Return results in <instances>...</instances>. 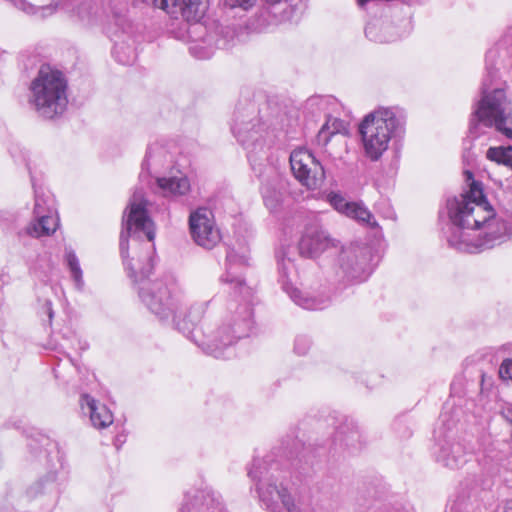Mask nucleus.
<instances>
[{
    "label": "nucleus",
    "mask_w": 512,
    "mask_h": 512,
    "mask_svg": "<svg viewBox=\"0 0 512 512\" xmlns=\"http://www.w3.org/2000/svg\"><path fill=\"white\" fill-rule=\"evenodd\" d=\"M253 236L252 229L240 227L225 242V273L221 281L230 298L221 323L215 326L208 319L201 318L194 327V344L216 359L234 357L237 342L249 337L255 327L254 291L242 275L250 265V241Z\"/></svg>",
    "instance_id": "1"
},
{
    "label": "nucleus",
    "mask_w": 512,
    "mask_h": 512,
    "mask_svg": "<svg viewBox=\"0 0 512 512\" xmlns=\"http://www.w3.org/2000/svg\"><path fill=\"white\" fill-rule=\"evenodd\" d=\"M468 189L446 199L440 215L449 222L442 233L449 247L476 254L512 239V203H499L496 211L487 201L480 181L464 172Z\"/></svg>",
    "instance_id": "2"
},
{
    "label": "nucleus",
    "mask_w": 512,
    "mask_h": 512,
    "mask_svg": "<svg viewBox=\"0 0 512 512\" xmlns=\"http://www.w3.org/2000/svg\"><path fill=\"white\" fill-rule=\"evenodd\" d=\"M147 204L143 190L136 189L129 200V212L124 213V228L120 234L121 256L131 271L130 277H134L138 296L145 307L160 321L171 319L175 329L191 339L190 305L181 289L175 283H168L163 279H149L154 266L152 257L148 258L147 265L139 268V271L127 261L128 238L131 235L140 238L142 233L150 242L155 238V225L148 216Z\"/></svg>",
    "instance_id": "3"
},
{
    "label": "nucleus",
    "mask_w": 512,
    "mask_h": 512,
    "mask_svg": "<svg viewBox=\"0 0 512 512\" xmlns=\"http://www.w3.org/2000/svg\"><path fill=\"white\" fill-rule=\"evenodd\" d=\"M309 449L297 437L287 435L262 458L255 457L248 469L259 501L268 512H301L284 483V469L299 473L312 466Z\"/></svg>",
    "instance_id": "4"
},
{
    "label": "nucleus",
    "mask_w": 512,
    "mask_h": 512,
    "mask_svg": "<svg viewBox=\"0 0 512 512\" xmlns=\"http://www.w3.org/2000/svg\"><path fill=\"white\" fill-rule=\"evenodd\" d=\"M512 56V28L486 52L485 74L480 88V98L474 105L469 134L476 138L479 126L494 127L508 139H512V103L506 91L500 87L498 71Z\"/></svg>",
    "instance_id": "5"
},
{
    "label": "nucleus",
    "mask_w": 512,
    "mask_h": 512,
    "mask_svg": "<svg viewBox=\"0 0 512 512\" xmlns=\"http://www.w3.org/2000/svg\"><path fill=\"white\" fill-rule=\"evenodd\" d=\"M257 109L250 103L246 108H237L234 113L231 131L237 141L247 151V158L255 175L261 179V195L264 205L270 212H276L283 201V185L274 168L267 166L266 137L268 132L257 119Z\"/></svg>",
    "instance_id": "6"
},
{
    "label": "nucleus",
    "mask_w": 512,
    "mask_h": 512,
    "mask_svg": "<svg viewBox=\"0 0 512 512\" xmlns=\"http://www.w3.org/2000/svg\"><path fill=\"white\" fill-rule=\"evenodd\" d=\"M405 127L406 113L399 106H379L365 115L358 128L365 156L379 161L391 143L403 138Z\"/></svg>",
    "instance_id": "7"
},
{
    "label": "nucleus",
    "mask_w": 512,
    "mask_h": 512,
    "mask_svg": "<svg viewBox=\"0 0 512 512\" xmlns=\"http://www.w3.org/2000/svg\"><path fill=\"white\" fill-rule=\"evenodd\" d=\"M29 104L45 119L63 114L68 104L67 80L63 73L42 66L30 84Z\"/></svg>",
    "instance_id": "8"
},
{
    "label": "nucleus",
    "mask_w": 512,
    "mask_h": 512,
    "mask_svg": "<svg viewBox=\"0 0 512 512\" xmlns=\"http://www.w3.org/2000/svg\"><path fill=\"white\" fill-rule=\"evenodd\" d=\"M208 10L209 0H194V57L200 59L210 58L216 48L231 47L236 37L235 27L219 28Z\"/></svg>",
    "instance_id": "9"
},
{
    "label": "nucleus",
    "mask_w": 512,
    "mask_h": 512,
    "mask_svg": "<svg viewBox=\"0 0 512 512\" xmlns=\"http://www.w3.org/2000/svg\"><path fill=\"white\" fill-rule=\"evenodd\" d=\"M333 255H336V258L332 270L337 281L361 283L372 274V249L365 244L339 243L338 251H334Z\"/></svg>",
    "instance_id": "10"
},
{
    "label": "nucleus",
    "mask_w": 512,
    "mask_h": 512,
    "mask_svg": "<svg viewBox=\"0 0 512 512\" xmlns=\"http://www.w3.org/2000/svg\"><path fill=\"white\" fill-rule=\"evenodd\" d=\"M276 258L278 281L283 291L297 306L306 310H322L329 306L331 297L328 294L301 290L294 286L298 270L289 250L281 249L277 252Z\"/></svg>",
    "instance_id": "11"
},
{
    "label": "nucleus",
    "mask_w": 512,
    "mask_h": 512,
    "mask_svg": "<svg viewBox=\"0 0 512 512\" xmlns=\"http://www.w3.org/2000/svg\"><path fill=\"white\" fill-rule=\"evenodd\" d=\"M450 410L448 404L443 407L434 429V454L438 463L450 469H457L467 462V452L461 443L452 439L457 420L451 415Z\"/></svg>",
    "instance_id": "12"
},
{
    "label": "nucleus",
    "mask_w": 512,
    "mask_h": 512,
    "mask_svg": "<svg viewBox=\"0 0 512 512\" xmlns=\"http://www.w3.org/2000/svg\"><path fill=\"white\" fill-rule=\"evenodd\" d=\"M290 166L295 178L308 189L318 188L325 178L323 166L306 149H297L291 153Z\"/></svg>",
    "instance_id": "13"
},
{
    "label": "nucleus",
    "mask_w": 512,
    "mask_h": 512,
    "mask_svg": "<svg viewBox=\"0 0 512 512\" xmlns=\"http://www.w3.org/2000/svg\"><path fill=\"white\" fill-rule=\"evenodd\" d=\"M299 253L306 258H317L328 252L338 251L339 241L317 225L307 226L298 243Z\"/></svg>",
    "instance_id": "14"
},
{
    "label": "nucleus",
    "mask_w": 512,
    "mask_h": 512,
    "mask_svg": "<svg viewBox=\"0 0 512 512\" xmlns=\"http://www.w3.org/2000/svg\"><path fill=\"white\" fill-rule=\"evenodd\" d=\"M326 201L339 214L356 221L358 224L371 229H380L374 215L362 201H349L338 191L327 193Z\"/></svg>",
    "instance_id": "15"
},
{
    "label": "nucleus",
    "mask_w": 512,
    "mask_h": 512,
    "mask_svg": "<svg viewBox=\"0 0 512 512\" xmlns=\"http://www.w3.org/2000/svg\"><path fill=\"white\" fill-rule=\"evenodd\" d=\"M222 239L211 209L199 207L194 210V243L204 249H213Z\"/></svg>",
    "instance_id": "16"
},
{
    "label": "nucleus",
    "mask_w": 512,
    "mask_h": 512,
    "mask_svg": "<svg viewBox=\"0 0 512 512\" xmlns=\"http://www.w3.org/2000/svg\"><path fill=\"white\" fill-rule=\"evenodd\" d=\"M295 14L286 8H279L266 4L258 9L256 14L249 22V28L252 31L261 33L270 30V28L281 22L290 21Z\"/></svg>",
    "instance_id": "17"
},
{
    "label": "nucleus",
    "mask_w": 512,
    "mask_h": 512,
    "mask_svg": "<svg viewBox=\"0 0 512 512\" xmlns=\"http://www.w3.org/2000/svg\"><path fill=\"white\" fill-rule=\"evenodd\" d=\"M35 220L31 222L24 230V233L35 238L48 236L54 233L58 226V220L52 215V211L45 212L42 204V198L35 197L34 206Z\"/></svg>",
    "instance_id": "18"
},
{
    "label": "nucleus",
    "mask_w": 512,
    "mask_h": 512,
    "mask_svg": "<svg viewBox=\"0 0 512 512\" xmlns=\"http://www.w3.org/2000/svg\"><path fill=\"white\" fill-rule=\"evenodd\" d=\"M81 405L84 409L87 408L90 414V420L94 427L103 429L113 423V415L111 411L103 404L98 403L93 397L83 395L81 398Z\"/></svg>",
    "instance_id": "19"
},
{
    "label": "nucleus",
    "mask_w": 512,
    "mask_h": 512,
    "mask_svg": "<svg viewBox=\"0 0 512 512\" xmlns=\"http://www.w3.org/2000/svg\"><path fill=\"white\" fill-rule=\"evenodd\" d=\"M72 15L84 25H92L104 17L105 11L100 3L94 0H83L73 8Z\"/></svg>",
    "instance_id": "20"
},
{
    "label": "nucleus",
    "mask_w": 512,
    "mask_h": 512,
    "mask_svg": "<svg viewBox=\"0 0 512 512\" xmlns=\"http://www.w3.org/2000/svg\"><path fill=\"white\" fill-rule=\"evenodd\" d=\"M169 158L170 157L164 147L159 144L150 145L142 163V172L140 177H143L144 172L147 174L159 172V170L164 168L169 162Z\"/></svg>",
    "instance_id": "21"
},
{
    "label": "nucleus",
    "mask_w": 512,
    "mask_h": 512,
    "mask_svg": "<svg viewBox=\"0 0 512 512\" xmlns=\"http://www.w3.org/2000/svg\"><path fill=\"white\" fill-rule=\"evenodd\" d=\"M393 30L394 28L389 22L382 19H373L366 24L365 35L374 42H391L397 39Z\"/></svg>",
    "instance_id": "22"
},
{
    "label": "nucleus",
    "mask_w": 512,
    "mask_h": 512,
    "mask_svg": "<svg viewBox=\"0 0 512 512\" xmlns=\"http://www.w3.org/2000/svg\"><path fill=\"white\" fill-rule=\"evenodd\" d=\"M156 183L165 196H180L190 189V182L186 176L156 177Z\"/></svg>",
    "instance_id": "23"
},
{
    "label": "nucleus",
    "mask_w": 512,
    "mask_h": 512,
    "mask_svg": "<svg viewBox=\"0 0 512 512\" xmlns=\"http://www.w3.org/2000/svg\"><path fill=\"white\" fill-rule=\"evenodd\" d=\"M348 123L331 114L326 116V122L320 129L317 135L319 144L327 145L331 137L335 134L346 133Z\"/></svg>",
    "instance_id": "24"
},
{
    "label": "nucleus",
    "mask_w": 512,
    "mask_h": 512,
    "mask_svg": "<svg viewBox=\"0 0 512 512\" xmlns=\"http://www.w3.org/2000/svg\"><path fill=\"white\" fill-rule=\"evenodd\" d=\"M56 479L57 475L55 472L46 474L43 478L37 480L26 489V496L29 499H34L46 493H57L58 485Z\"/></svg>",
    "instance_id": "25"
},
{
    "label": "nucleus",
    "mask_w": 512,
    "mask_h": 512,
    "mask_svg": "<svg viewBox=\"0 0 512 512\" xmlns=\"http://www.w3.org/2000/svg\"><path fill=\"white\" fill-rule=\"evenodd\" d=\"M194 500L201 503V505L206 506L207 510H221L222 507L219 494L207 485L201 486L198 489L197 495H194Z\"/></svg>",
    "instance_id": "26"
},
{
    "label": "nucleus",
    "mask_w": 512,
    "mask_h": 512,
    "mask_svg": "<svg viewBox=\"0 0 512 512\" xmlns=\"http://www.w3.org/2000/svg\"><path fill=\"white\" fill-rule=\"evenodd\" d=\"M65 261L76 289L82 290L84 287L83 272L80 267L79 259L72 249L65 250Z\"/></svg>",
    "instance_id": "27"
},
{
    "label": "nucleus",
    "mask_w": 512,
    "mask_h": 512,
    "mask_svg": "<svg viewBox=\"0 0 512 512\" xmlns=\"http://www.w3.org/2000/svg\"><path fill=\"white\" fill-rule=\"evenodd\" d=\"M486 156L489 160L512 169V146L490 147Z\"/></svg>",
    "instance_id": "28"
},
{
    "label": "nucleus",
    "mask_w": 512,
    "mask_h": 512,
    "mask_svg": "<svg viewBox=\"0 0 512 512\" xmlns=\"http://www.w3.org/2000/svg\"><path fill=\"white\" fill-rule=\"evenodd\" d=\"M307 106L309 108H315L319 112H323L326 116L330 114V111L334 107L338 106L337 100L332 96H312L307 100Z\"/></svg>",
    "instance_id": "29"
},
{
    "label": "nucleus",
    "mask_w": 512,
    "mask_h": 512,
    "mask_svg": "<svg viewBox=\"0 0 512 512\" xmlns=\"http://www.w3.org/2000/svg\"><path fill=\"white\" fill-rule=\"evenodd\" d=\"M472 506L470 495L459 494L450 500L446 512H472Z\"/></svg>",
    "instance_id": "30"
},
{
    "label": "nucleus",
    "mask_w": 512,
    "mask_h": 512,
    "mask_svg": "<svg viewBox=\"0 0 512 512\" xmlns=\"http://www.w3.org/2000/svg\"><path fill=\"white\" fill-rule=\"evenodd\" d=\"M266 4H271L279 8H286L293 14L302 10L305 6L303 0H265Z\"/></svg>",
    "instance_id": "31"
},
{
    "label": "nucleus",
    "mask_w": 512,
    "mask_h": 512,
    "mask_svg": "<svg viewBox=\"0 0 512 512\" xmlns=\"http://www.w3.org/2000/svg\"><path fill=\"white\" fill-rule=\"evenodd\" d=\"M340 435H344V437L341 439L345 445L352 451L359 450L361 448V434L358 431V429L352 430L349 434L345 435V431L343 428H341Z\"/></svg>",
    "instance_id": "32"
},
{
    "label": "nucleus",
    "mask_w": 512,
    "mask_h": 512,
    "mask_svg": "<svg viewBox=\"0 0 512 512\" xmlns=\"http://www.w3.org/2000/svg\"><path fill=\"white\" fill-rule=\"evenodd\" d=\"M312 345L311 338L307 335H298L294 341V352L299 356L306 355Z\"/></svg>",
    "instance_id": "33"
},
{
    "label": "nucleus",
    "mask_w": 512,
    "mask_h": 512,
    "mask_svg": "<svg viewBox=\"0 0 512 512\" xmlns=\"http://www.w3.org/2000/svg\"><path fill=\"white\" fill-rule=\"evenodd\" d=\"M255 1L256 0H222V3L226 8H240L244 11H247L254 5Z\"/></svg>",
    "instance_id": "34"
},
{
    "label": "nucleus",
    "mask_w": 512,
    "mask_h": 512,
    "mask_svg": "<svg viewBox=\"0 0 512 512\" xmlns=\"http://www.w3.org/2000/svg\"><path fill=\"white\" fill-rule=\"evenodd\" d=\"M122 48H123L122 45H118V44L115 45V47H114V54H115L116 60L118 62H120L121 64H123V65L131 64L134 61L133 51L131 50L130 54L127 55V56H121L120 55V50Z\"/></svg>",
    "instance_id": "35"
},
{
    "label": "nucleus",
    "mask_w": 512,
    "mask_h": 512,
    "mask_svg": "<svg viewBox=\"0 0 512 512\" xmlns=\"http://www.w3.org/2000/svg\"><path fill=\"white\" fill-rule=\"evenodd\" d=\"M499 375L503 379L512 381V359H506L502 362L499 368Z\"/></svg>",
    "instance_id": "36"
},
{
    "label": "nucleus",
    "mask_w": 512,
    "mask_h": 512,
    "mask_svg": "<svg viewBox=\"0 0 512 512\" xmlns=\"http://www.w3.org/2000/svg\"><path fill=\"white\" fill-rule=\"evenodd\" d=\"M179 512H191V505L187 494L185 495V500L182 503Z\"/></svg>",
    "instance_id": "37"
},
{
    "label": "nucleus",
    "mask_w": 512,
    "mask_h": 512,
    "mask_svg": "<svg viewBox=\"0 0 512 512\" xmlns=\"http://www.w3.org/2000/svg\"><path fill=\"white\" fill-rule=\"evenodd\" d=\"M44 308H45L46 313H47V315H48V317H49V320H51V319L53 318V314H54V313H53V309H52V303H51V301L47 300V301L45 302Z\"/></svg>",
    "instance_id": "38"
},
{
    "label": "nucleus",
    "mask_w": 512,
    "mask_h": 512,
    "mask_svg": "<svg viewBox=\"0 0 512 512\" xmlns=\"http://www.w3.org/2000/svg\"><path fill=\"white\" fill-rule=\"evenodd\" d=\"M187 224H188V229H189L190 233L192 234V208H189Z\"/></svg>",
    "instance_id": "39"
},
{
    "label": "nucleus",
    "mask_w": 512,
    "mask_h": 512,
    "mask_svg": "<svg viewBox=\"0 0 512 512\" xmlns=\"http://www.w3.org/2000/svg\"><path fill=\"white\" fill-rule=\"evenodd\" d=\"M504 512H512V499L506 503Z\"/></svg>",
    "instance_id": "40"
},
{
    "label": "nucleus",
    "mask_w": 512,
    "mask_h": 512,
    "mask_svg": "<svg viewBox=\"0 0 512 512\" xmlns=\"http://www.w3.org/2000/svg\"><path fill=\"white\" fill-rule=\"evenodd\" d=\"M0 512H14V511L8 507H5V508H1Z\"/></svg>",
    "instance_id": "41"
}]
</instances>
